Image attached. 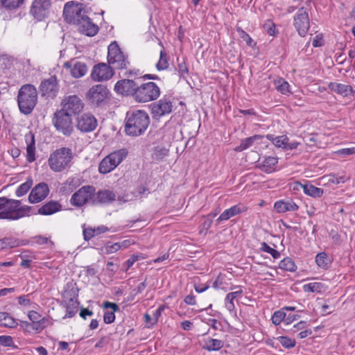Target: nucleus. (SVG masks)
<instances>
[{"label":"nucleus","instance_id":"1","mask_svg":"<svg viewBox=\"0 0 355 355\" xmlns=\"http://www.w3.org/2000/svg\"><path fill=\"white\" fill-rule=\"evenodd\" d=\"M149 123L150 118L145 111L128 112L125 117V132L130 136H139L144 133Z\"/></svg>","mask_w":355,"mask_h":355},{"label":"nucleus","instance_id":"2","mask_svg":"<svg viewBox=\"0 0 355 355\" xmlns=\"http://www.w3.org/2000/svg\"><path fill=\"white\" fill-rule=\"evenodd\" d=\"M37 102V92L35 87L31 84L22 85L17 95V104L19 111L25 115L31 114Z\"/></svg>","mask_w":355,"mask_h":355},{"label":"nucleus","instance_id":"3","mask_svg":"<svg viewBox=\"0 0 355 355\" xmlns=\"http://www.w3.org/2000/svg\"><path fill=\"white\" fill-rule=\"evenodd\" d=\"M31 207L28 205L21 206L19 200L9 199L7 198V203L5 208L0 211V219L16 220L25 216H30Z\"/></svg>","mask_w":355,"mask_h":355},{"label":"nucleus","instance_id":"4","mask_svg":"<svg viewBox=\"0 0 355 355\" xmlns=\"http://www.w3.org/2000/svg\"><path fill=\"white\" fill-rule=\"evenodd\" d=\"M73 157L72 151L68 148H60L50 155L48 164L55 172H61L70 166Z\"/></svg>","mask_w":355,"mask_h":355},{"label":"nucleus","instance_id":"5","mask_svg":"<svg viewBox=\"0 0 355 355\" xmlns=\"http://www.w3.org/2000/svg\"><path fill=\"white\" fill-rule=\"evenodd\" d=\"M85 3L76 1H69L64 5L62 17L64 20L69 24L76 25L81 18L87 15Z\"/></svg>","mask_w":355,"mask_h":355},{"label":"nucleus","instance_id":"6","mask_svg":"<svg viewBox=\"0 0 355 355\" xmlns=\"http://www.w3.org/2000/svg\"><path fill=\"white\" fill-rule=\"evenodd\" d=\"M110 98V92L103 84L93 85L85 94V99L92 107H103L107 104Z\"/></svg>","mask_w":355,"mask_h":355},{"label":"nucleus","instance_id":"7","mask_svg":"<svg viewBox=\"0 0 355 355\" xmlns=\"http://www.w3.org/2000/svg\"><path fill=\"white\" fill-rule=\"evenodd\" d=\"M107 62L114 69H127L130 64L128 57L120 49L116 42H112L107 48Z\"/></svg>","mask_w":355,"mask_h":355},{"label":"nucleus","instance_id":"8","mask_svg":"<svg viewBox=\"0 0 355 355\" xmlns=\"http://www.w3.org/2000/svg\"><path fill=\"white\" fill-rule=\"evenodd\" d=\"M135 94V100L139 103H146L156 100L160 96V89L153 82L138 84Z\"/></svg>","mask_w":355,"mask_h":355},{"label":"nucleus","instance_id":"9","mask_svg":"<svg viewBox=\"0 0 355 355\" xmlns=\"http://www.w3.org/2000/svg\"><path fill=\"white\" fill-rule=\"evenodd\" d=\"M128 152L125 148L114 151L104 157L98 165L100 173L106 174L118 166L126 157Z\"/></svg>","mask_w":355,"mask_h":355},{"label":"nucleus","instance_id":"10","mask_svg":"<svg viewBox=\"0 0 355 355\" xmlns=\"http://www.w3.org/2000/svg\"><path fill=\"white\" fill-rule=\"evenodd\" d=\"M52 123L56 130L64 135L69 136L73 132L71 116L64 112V110H57L52 119Z\"/></svg>","mask_w":355,"mask_h":355},{"label":"nucleus","instance_id":"11","mask_svg":"<svg viewBox=\"0 0 355 355\" xmlns=\"http://www.w3.org/2000/svg\"><path fill=\"white\" fill-rule=\"evenodd\" d=\"M96 189L94 186L86 185L80 188L71 197L70 203L76 207H81L85 204L90 202L95 196Z\"/></svg>","mask_w":355,"mask_h":355},{"label":"nucleus","instance_id":"12","mask_svg":"<svg viewBox=\"0 0 355 355\" xmlns=\"http://www.w3.org/2000/svg\"><path fill=\"white\" fill-rule=\"evenodd\" d=\"M293 26L301 37H305L310 28L309 9L300 8L293 17Z\"/></svg>","mask_w":355,"mask_h":355},{"label":"nucleus","instance_id":"13","mask_svg":"<svg viewBox=\"0 0 355 355\" xmlns=\"http://www.w3.org/2000/svg\"><path fill=\"white\" fill-rule=\"evenodd\" d=\"M51 8V0H33L30 7V14L37 21H42L50 15Z\"/></svg>","mask_w":355,"mask_h":355},{"label":"nucleus","instance_id":"14","mask_svg":"<svg viewBox=\"0 0 355 355\" xmlns=\"http://www.w3.org/2000/svg\"><path fill=\"white\" fill-rule=\"evenodd\" d=\"M67 289L64 293V297L69 299L66 304V315L64 318H72L78 312L79 302L76 298L78 296V288L73 287L72 283L67 284Z\"/></svg>","mask_w":355,"mask_h":355},{"label":"nucleus","instance_id":"15","mask_svg":"<svg viewBox=\"0 0 355 355\" xmlns=\"http://www.w3.org/2000/svg\"><path fill=\"white\" fill-rule=\"evenodd\" d=\"M173 103L169 98L164 96L159 101L150 105V109L153 119H159L162 116L171 113L173 110Z\"/></svg>","mask_w":355,"mask_h":355},{"label":"nucleus","instance_id":"16","mask_svg":"<svg viewBox=\"0 0 355 355\" xmlns=\"http://www.w3.org/2000/svg\"><path fill=\"white\" fill-rule=\"evenodd\" d=\"M113 75L114 69L110 64L100 62L93 67L90 76L93 80L101 82L110 80Z\"/></svg>","mask_w":355,"mask_h":355},{"label":"nucleus","instance_id":"17","mask_svg":"<svg viewBox=\"0 0 355 355\" xmlns=\"http://www.w3.org/2000/svg\"><path fill=\"white\" fill-rule=\"evenodd\" d=\"M139 82L132 79H122L117 81L114 85V91L123 96H131L135 99V94L137 89Z\"/></svg>","mask_w":355,"mask_h":355},{"label":"nucleus","instance_id":"18","mask_svg":"<svg viewBox=\"0 0 355 355\" xmlns=\"http://www.w3.org/2000/svg\"><path fill=\"white\" fill-rule=\"evenodd\" d=\"M84 107L81 99L76 95L69 96L63 101V107L61 109L67 112L70 116L79 115Z\"/></svg>","mask_w":355,"mask_h":355},{"label":"nucleus","instance_id":"19","mask_svg":"<svg viewBox=\"0 0 355 355\" xmlns=\"http://www.w3.org/2000/svg\"><path fill=\"white\" fill-rule=\"evenodd\" d=\"M96 119L91 114L84 113L76 118V128L83 132H89L96 129Z\"/></svg>","mask_w":355,"mask_h":355},{"label":"nucleus","instance_id":"20","mask_svg":"<svg viewBox=\"0 0 355 355\" xmlns=\"http://www.w3.org/2000/svg\"><path fill=\"white\" fill-rule=\"evenodd\" d=\"M49 193V188L46 183L40 182L31 190L28 196V202L31 204L38 203L44 200Z\"/></svg>","mask_w":355,"mask_h":355},{"label":"nucleus","instance_id":"21","mask_svg":"<svg viewBox=\"0 0 355 355\" xmlns=\"http://www.w3.org/2000/svg\"><path fill=\"white\" fill-rule=\"evenodd\" d=\"M76 26L80 33L88 37L96 35L99 30L98 26L93 23L87 15L81 18Z\"/></svg>","mask_w":355,"mask_h":355},{"label":"nucleus","instance_id":"22","mask_svg":"<svg viewBox=\"0 0 355 355\" xmlns=\"http://www.w3.org/2000/svg\"><path fill=\"white\" fill-rule=\"evenodd\" d=\"M39 89L42 96L55 97L58 90L55 76H51L49 78L42 80Z\"/></svg>","mask_w":355,"mask_h":355},{"label":"nucleus","instance_id":"23","mask_svg":"<svg viewBox=\"0 0 355 355\" xmlns=\"http://www.w3.org/2000/svg\"><path fill=\"white\" fill-rule=\"evenodd\" d=\"M116 199L115 193L108 189H102L95 192L92 202V205L98 204H110Z\"/></svg>","mask_w":355,"mask_h":355},{"label":"nucleus","instance_id":"24","mask_svg":"<svg viewBox=\"0 0 355 355\" xmlns=\"http://www.w3.org/2000/svg\"><path fill=\"white\" fill-rule=\"evenodd\" d=\"M64 67L67 69H69L71 76L76 78L83 77L87 71L86 64L79 61H76L73 64L67 62L64 63Z\"/></svg>","mask_w":355,"mask_h":355},{"label":"nucleus","instance_id":"25","mask_svg":"<svg viewBox=\"0 0 355 355\" xmlns=\"http://www.w3.org/2000/svg\"><path fill=\"white\" fill-rule=\"evenodd\" d=\"M274 209L277 213H285L295 211L298 210L299 206L292 199L287 198L275 202Z\"/></svg>","mask_w":355,"mask_h":355},{"label":"nucleus","instance_id":"26","mask_svg":"<svg viewBox=\"0 0 355 355\" xmlns=\"http://www.w3.org/2000/svg\"><path fill=\"white\" fill-rule=\"evenodd\" d=\"M247 210L246 207L241 204L235 205L229 209H225L216 220L218 223L221 221L227 220L230 218L235 216Z\"/></svg>","mask_w":355,"mask_h":355},{"label":"nucleus","instance_id":"27","mask_svg":"<svg viewBox=\"0 0 355 355\" xmlns=\"http://www.w3.org/2000/svg\"><path fill=\"white\" fill-rule=\"evenodd\" d=\"M25 141L27 144L26 147V159L28 162L32 163L35 160V136L32 132L25 135Z\"/></svg>","mask_w":355,"mask_h":355},{"label":"nucleus","instance_id":"28","mask_svg":"<svg viewBox=\"0 0 355 355\" xmlns=\"http://www.w3.org/2000/svg\"><path fill=\"white\" fill-rule=\"evenodd\" d=\"M103 308L105 309H110L111 311H105L103 314V321L105 324H111L114 322L115 320V314L114 313L119 311V306L114 302H110L109 301H105L103 304Z\"/></svg>","mask_w":355,"mask_h":355},{"label":"nucleus","instance_id":"29","mask_svg":"<svg viewBox=\"0 0 355 355\" xmlns=\"http://www.w3.org/2000/svg\"><path fill=\"white\" fill-rule=\"evenodd\" d=\"M62 209V205L55 200H50L39 208L37 213L40 215L47 216L53 214Z\"/></svg>","mask_w":355,"mask_h":355},{"label":"nucleus","instance_id":"30","mask_svg":"<svg viewBox=\"0 0 355 355\" xmlns=\"http://www.w3.org/2000/svg\"><path fill=\"white\" fill-rule=\"evenodd\" d=\"M299 187L303 189L305 194L313 198H320L324 193V190L321 188L316 187L311 184L297 183L296 189H299Z\"/></svg>","mask_w":355,"mask_h":355},{"label":"nucleus","instance_id":"31","mask_svg":"<svg viewBox=\"0 0 355 355\" xmlns=\"http://www.w3.org/2000/svg\"><path fill=\"white\" fill-rule=\"evenodd\" d=\"M278 163V159L275 157L268 156L263 158L261 163H259L257 166L262 171L270 173L275 171V167Z\"/></svg>","mask_w":355,"mask_h":355},{"label":"nucleus","instance_id":"32","mask_svg":"<svg viewBox=\"0 0 355 355\" xmlns=\"http://www.w3.org/2000/svg\"><path fill=\"white\" fill-rule=\"evenodd\" d=\"M26 242L14 237H5L0 239V250L13 248L19 245H26Z\"/></svg>","mask_w":355,"mask_h":355},{"label":"nucleus","instance_id":"33","mask_svg":"<svg viewBox=\"0 0 355 355\" xmlns=\"http://www.w3.org/2000/svg\"><path fill=\"white\" fill-rule=\"evenodd\" d=\"M328 87L331 91L344 96H347L352 92V87L350 85L338 83L331 82L328 85Z\"/></svg>","mask_w":355,"mask_h":355},{"label":"nucleus","instance_id":"34","mask_svg":"<svg viewBox=\"0 0 355 355\" xmlns=\"http://www.w3.org/2000/svg\"><path fill=\"white\" fill-rule=\"evenodd\" d=\"M17 325V320L12 317L8 313H0V326L7 328H15Z\"/></svg>","mask_w":355,"mask_h":355},{"label":"nucleus","instance_id":"35","mask_svg":"<svg viewBox=\"0 0 355 355\" xmlns=\"http://www.w3.org/2000/svg\"><path fill=\"white\" fill-rule=\"evenodd\" d=\"M263 138V136L260 135H255L252 137L242 139L239 146L235 148L236 152H241L248 149L257 140Z\"/></svg>","mask_w":355,"mask_h":355},{"label":"nucleus","instance_id":"36","mask_svg":"<svg viewBox=\"0 0 355 355\" xmlns=\"http://www.w3.org/2000/svg\"><path fill=\"white\" fill-rule=\"evenodd\" d=\"M223 341L220 340L208 338L205 340V345L202 348L208 352L218 351L223 347Z\"/></svg>","mask_w":355,"mask_h":355},{"label":"nucleus","instance_id":"37","mask_svg":"<svg viewBox=\"0 0 355 355\" xmlns=\"http://www.w3.org/2000/svg\"><path fill=\"white\" fill-rule=\"evenodd\" d=\"M25 0H0V6L6 10L12 11L20 8Z\"/></svg>","mask_w":355,"mask_h":355},{"label":"nucleus","instance_id":"38","mask_svg":"<svg viewBox=\"0 0 355 355\" xmlns=\"http://www.w3.org/2000/svg\"><path fill=\"white\" fill-rule=\"evenodd\" d=\"M279 268L284 271L295 272L297 269L295 261L289 257L284 258L279 263Z\"/></svg>","mask_w":355,"mask_h":355},{"label":"nucleus","instance_id":"39","mask_svg":"<svg viewBox=\"0 0 355 355\" xmlns=\"http://www.w3.org/2000/svg\"><path fill=\"white\" fill-rule=\"evenodd\" d=\"M274 85L276 89L284 95L291 94L290 91V85L282 78H278L274 80Z\"/></svg>","mask_w":355,"mask_h":355},{"label":"nucleus","instance_id":"40","mask_svg":"<svg viewBox=\"0 0 355 355\" xmlns=\"http://www.w3.org/2000/svg\"><path fill=\"white\" fill-rule=\"evenodd\" d=\"M315 260L318 267L325 270L329 268L331 263V259L324 252L317 254Z\"/></svg>","mask_w":355,"mask_h":355},{"label":"nucleus","instance_id":"41","mask_svg":"<svg viewBox=\"0 0 355 355\" xmlns=\"http://www.w3.org/2000/svg\"><path fill=\"white\" fill-rule=\"evenodd\" d=\"M169 57L164 50H162L159 54V59L156 64V69L158 71L166 70L168 68Z\"/></svg>","mask_w":355,"mask_h":355},{"label":"nucleus","instance_id":"42","mask_svg":"<svg viewBox=\"0 0 355 355\" xmlns=\"http://www.w3.org/2000/svg\"><path fill=\"white\" fill-rule=\"evenodd\" d=\"M267 139L272 141V143L277 148H282L286 145V141H288V138L286 135L275 137L274 135L268 134L266 135Z\"/></svg>","mask_w":355,"mask_h":355},{"label":"nucleus","instance_id":"43","mask_svg":"<svg viewBox=\"0 0 355 355\" xmlns=\"http://www.w3.org/2000/svg\"><path fill=\"white\" fill-rule=\"evenodd\" d=\"M178 66L176 70L178 71L180 78H186V76L189 73L188 66L186 63L185 58H182L180 59L179 57L177 58Z\"/></svg>","mask_w":355,"mask_h":355},{"label":"nucleus","instance_id":"44","mask_svg":"<svg viewBox=\"0 0 355 355\" xmlns=\"http://www.w3.org/2000/svg\"><path fill=\"white\" fill-rule=\"evenodd\" d=\"M33 181L31 178H28L25 182L19 185L15 193L17 197L24 196L33 186Z\"/></svg>","mask_w":355,"mask_h":355},{"label":"nucleus","instance_id":"45","mask_svg":"<svg viewBox=\"0 0 355 355\" xmlns=\"http://www.w3.org/2000/svg\"><path fill=\"white\" fill-rule=\"evenodd\" d=\"M323 288L324 284L321 282H311L303 286L304 292L320 293Z\"/></svg>","mask_w":355,"mask_h":355},{"label":"nucleus","instance_id":"46","mask_svg":"<svg viewBox=\"0 0 355 355\" xmlns=\"http://www.w3.org/2000/svg\"><path fill=\"white\" fill-rule=\"evenodd\" d=\"M168 149L164 146H157L153 153V159L155 160H162L168 154Z\"/></svg>","mask_w":355,"mask_h":355},{"label":"nucleus","instance_id":"47","mask_svg":"<svg viewBox=\"0 0 355 355\" xmlns=\"http://www.w3.org/2000/svg\"><path fill=\"white\" fill-rule=\"evenodd\" d=\"M279 343L286 349H291L295 346L296 342L288 336H279L277 338Z\"/></svg>","mask_w":355,"mask_h":355},{"label":"nucleus","instance_id":"48","mask_svg":"<svg viewBox=\"0 0 355 355\" xmlns=\"http://www.w3.org/2000/svg\"><path fill=\"white\" fill-rule=\"evenodd\" d=\"M286 313L282 309L276 311L272 316V322L274 324L278 325L282 321L286 323Z\"/></svg>","mask_w":355,"mask_h":355},{"label":"nucleus","instance_id":"49","mask_svg":"<svg viewBox=\"0 0 355 355\" xmlns=\"http://www.w3.org/2000/svg\"><path fill=\"white\" fill-rule=\"evenodd\" d=\"M236 31L239 35V37L243 39V41L246 42V44L248 46H254L256 43L254 42L253 40L251 38V37L245 31H243L241 27L236 28Z\"/></svg>","mask_w":355,"mask_h":355},{"label":"nucleus","instance_id":"50","mask_svg":"<svg viewBox=\"0 0 355 355\" xmlns=\"http://www.w3.org/2000/svg\"><path fill=\"white\" fill-rule=\"evenodd\" d=\"M260 250L270 254L274 259H278L281 255L279 251L270 248L266 242L261 243Z\"/></svg>","mask_w":355,"mask_h":355},{"label":"nucleus","instance_id":"51","mask_svg":"<svg viewBox=\"0 0 355 355\" xmlns=\"http://www.w3.org/2000/svg\"><path fill=\"white\" fill-rule=\"evenodd\" d=\"M48 319L45 317L42 318V320L31 322L32 331L34 330L36 332H41L46 327Z\"/></svg>","mask_w":355,"mask_h":355},{"label":"nucleus","instance_id":"52","mask_svg":"<svg viewBox=\"0 0 355 355\" xmlns=\"http://www.w3.org/2000/svg\"><path fill=\"white\" fill-rule=\"evenodd\" d=\"M120 245L118 242L112 243L110 241L105 244L104 250L106 254H111L117 252L120 250Z\"/></svg>","mask_w":355,"mask_h":355},{"label":"nucleus","instance_id":"53","mask_svg":"<svg viewBox=\"0 0 355 355\" xmlns=\"http://www.w3.org/2000/svg\"><path fill=\"white\" fill-rule=\"evenodd\" d=\"M0 345L3 347H14L15 345L12 338L10 336H0Z\"/></svg>","mask_w":355,"mask_h":355},{"label":"nucleus","instance_id":"54","mask_svg":"<svg viewBox=\"0 0 355 355\" xmlns=\"http://www.w3.org/2000/svg\"><path fill=\"white\" fill-rule=\"evenodd\" d=\"M30 295L31 294L23 295L19 296L17 297L18 304H20L21 306H30L31 304V301L29 297Z\"/></svg>","mask_w":355,"mask_h":355},{"label":"nucleus","instance_id":"55","mask_svg":"<svg viewBox=\"0 0 355 355\" xmlns=\"http://www.w3.org/2000/svg\"><path fill=\"white\" fill-rule=\"evenodd\" d=\"M263 28L267 33L270 36H275L276 35V27L275 24L268 21L263 25Z\"/></svg>","mask_w":355,"mask_h":355},{"label":"nucleus","instance_id":"56","mask_svg":"<svg viewBox=\"0 0 355 355\" xmlns=\"http://www.w3.org/2000/svg\"><path fill=\"white\" fill-rule=\"evenodd\" d=\"M28 317L31 322L42 320V315L35 311H30L28 313Z\"/></svg>","mask_w":355,"mask_h":355},{"label":"nucleus","instance_id":"57","mask_svg":"<svg viewBox=\"0 0 355 355\" xmlns=\"http://www.w3.org/2000/svg\"><path fill=\"white\" fill-rule=\"evenodd\" d=\"M95 236V230L92 227H89L83 230L84 239L87 241Z\"/></svg>","mask_w":355,"mask_h":355},{"label":"nucleus","instance_id":"58","mask_svg":"<svg viewBox=\"0 0 355 355\" xmlns=\"http://www.w3.org/2000/svg\"><path fill=\"white\" fill-rule=\"evenodd\" d=\"M146 286H147V283H146V281L145 280V281L141 282L137 286V287L136 288L133 289L132 291V293H134L135 295L141 293L144 291V290L146 288Z\"/></svg>","mask_w":355,"mask_h":355},{"label":"nucleus","instance_id":"59","mask_svg":"<svg viewBox=\"0 0 355 355\" xmlns=\"http://www.w3.org/2000/svg\"><path fill=\"white\" fill-rule=\"evenodd\" d=\"M242 293H243V291L241 289H240L239 291H237L229 293L226 295L225 301L230 300V301L233 302V300L235 298H236L238 296L241 295Z\"/></svg>","mask_w":355,"mask_h":355},{"label":"nucleus","instance_id":"60","mask_svg":"<svg viewBox=\"0 0 355 355\" xmlns=\"http://www.w3.org/2000/svg\"><path fill=\"white\" fill-rule=\"evenodd\" d=\"M338 153L344 156L355 154V148H342L338 150Z\"/></svg>","mask_w":355,"mask_h":355},{"label":"nucleus","instance_id":"61","mask_svg":"<svg viewBox=\"0 0 355 355\" xmlns=\"http://www.w3.org/2000/svg\"><path fill=\"white\" fill-rule=\"evenodd\" d=\"M312 44L314 47H320L323 46L324 42L322 37L319 35H316L313 40Z\"/></svg>","mask_w":355,"mask_h":355},{"label":"nucleus","instance_id":"62","mask_svg":"<svg viewBox=\"0 0 355 355\" xmlns=\"http://www.w3.org/2000/svg\"><path fill=\"white\" fill-rule=\"evenodd\" d=\"M209 324L211 325V327L215 329V330H221L222 329V324L218 322L217 320L216 319H210L209 320Z\"/></svg>","mask_w":355,"mask_h":355},{"label":"nucleus","instance_id":"63","mask_svg":"<svg viewBox=\"0 0 355 355\" xmlns=\"http://www.w3.org/2000/svg\"><path fill=\"white\" fill-rule=\"evenodd\" d=\"M184 302L187 304L195 305L196 304V296L193 294H190L184 297Z\"/></svg>","mask_w":355,"mask_h":355},{"label":"nucleus","instance_id":"64","mask_svg":"<svg viewBox=\"0 0 355 355\" xmlns=\"http://www.w3.org/2000/svg\"><path fill=\"white\" fill-rule=\"evenodd\" d=\"M109 342V338L106 336L102 337L95 345L96 348L103 347Z\"/></svg>","mask_w":355,"mask_h":355}]
</instances>
